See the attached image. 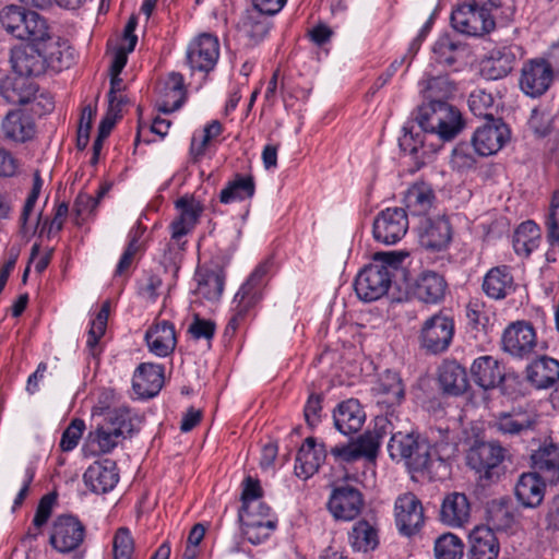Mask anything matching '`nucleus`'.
Here are the masks:
<instances>
[{"label": "nucleus", "mask_w": 559, "mask_h": 559, "mask_svg": "<svg viewBox=\"0 0 559 559\" xmlns=\"http://www.w3.org/2000/svg\"><path fill=\"white\" fill-rule=\"evenodd\" d=\"M403 259L404 254L402 253H376L373 262L365 266L356 276L354 288L358 298L370 302L384 296Z\"/></svg>", "instance_id": "nucleus-1"}, {"label": "nucleus", "mask_w": 559, "mask_h": 559, "mask_svg": "<svg viewBox=\"0 0 559 559\" xmlns=\"http://www.w3.org/2000/svg\"><path fill=\"white\" fill-rule=\"evenodd\" d=\"M416 121L420 129L441 141L454 139L463 129L460 110L445 100L431 99L418 107Z\"/></svg>", "instance_id": "nucleus-2"}, {"label": "nucleus", "mask_w": 559, "mask_h": 559, "mask_svg": "<svg viewBox=\"0 0 559 559\" xmlns=\"http://www.w3.org/2000/svg\"><path fill=\"white\" fill-rule=\"evenodd\" d=\"M63 39L49 41L47 46L15 48L11 51L13 71L29 79L45 73L47 68L60 69L62 67Z\"/></svg>", "instance_id": "nucleus-3"}, {"label": "nucleus", "mask_w": 559, "mask_h": 559, "mask_svg": "<svg viewBox=\"0 0 559 559\" xmlns=\"http://www.w3.org/2000/svg\"><path fill=\"white\" fill-rule=\"evenodd\" d=\"M388 450L392 459L403 460L413 472L425 473L435 480L431 444L418 435L397 432L391 437Z\"/></svg>", "instance_id": "nucleus-4"}, {"label": "nucleus", "mask_w": 559, "mask_h": 559, "mask_svg": "<svg viewBox=\"0 0 559 559\" xmlns=\"http://www.w3.org/2000/svg\"><path fill=\"white\" fill-rule=\"evenodd\" d=\"M507 450L496 441L475 442L466 454L467 465L480 477L493 479L499 477L498 468L504 460Z\"/></svg>", "instance_id": "nucleus-5"}, {"label": "nucleus", "mask_w": 559, "mask_h": 559, "mask_svg": "<svg viewBox=\"0 0 559 559\" xmlns=\"http://www.w3.org/2000/svg\"><path fill=\"white\" fill-rule=\"evenodd\" d=\"M85 526L74 515L61 514L51 525L49 544L60 554L76 550L84 542Z\"/></svg>", "instance_id": "nucleus-6"}, {"label": "nucleus", "mask_w": 559, "mask_h": 559, "mask_svg": "<svg viewBox=\"0 0 559 559\" xmlns=\"http://www.w3.org/2000/svg\"><path fill=\"white\" fill-rule=\"evenodd\" d=\"M451 24L454 29L468 36H481L495 28L489 8H479L471 2L459 5L452 12Z\"/></svg>", "instance_id": "nucleus-7"}, {"label": "nucleus", "mask_w": 559, "mask_h": 559, "mask_svg": "<svg viewBox=\"0 0 559 559\" xmlns=\"http://www.w3.org/2000/svg\"><path fill=\"white\" fill-rule=\"evenodd\" d=\"M454 335V322L443 314L427 319L420 330V345L428 353L440 354L448 349Z\"/></svg>", "instance_id": "nucleus-8"}, {"label": "nucleus", "mask_w": 559, "mask_h": 559, "mask_svg": "<svg viewBox=\"0 0 559 559\" xmlns=\"http://www.w3.org/2000/svg\"><path fill=\"white\" fill-rule=\"evenodd\" d=\"M510 129L501 118L486 120L478 127L472 138V144L479 156L498 153L510 140Z\"/></svg>", "instance_id": "nucleus-9"}, {"label": "nucleus", "mask_w": 559, "mask_h": 559, "mask_svg": "<svg viewBox=\"0 0 559 559\" xmlns=\"http://www.w3.org/2000/svg\"><path fill=\"white\" fill-rule=\"evenodd\" d=\"M408 229L406 211L401 207H390L381 211L373 222V236L384 245L399 242Z\"/></svg>", "instance_id": "nucleus-10"}, {"label": "nucleus", "mask_w": 559, "mask_h": 559, "mask_svg": "<svg viewBox=\"0 0 559 559\" xmlns=\"http://www.w3.org/2000/svg\"><path fill=\"white\" fill-rule=\"evenodd\" d=\"M431 445L435 480H443L451 474V460L456 455L457 443L448 428L431 429Z\"/></svg>", "instance_id": "nucleus-11"}, {"label": "nucleus", "mask_w": 559, "mask_h": 559, "mask_svg": "<svg viewBox=\"0 0 559 559\" xmlns=\"http://www.w3.org/2000/svg\"><path fill=\"white\" fill-rule=\"evenodd\" d=\"M381 437L378 431H366L347 444L331 448L330 453L336 462L353 463L360 459L373 461L378 454Z\"/></svg>", "instance_id": "nucleus-12"}, {"label": "nucleus", "mask_w": 559, "mask_h": 559, "mask_svg": "<svg viewBox=\"0 0 559 559\" xmlns=\"http://www.w3.org/2000/svg\"><path fill=\"white\" fill-rule=\"evenodd\" d=\"M362 493L354 486L335 487L328 501V509L335 520L352 521L359 515L364 507Z\"/></svg>", "instance_id": "nucleus-13"}, {"label": "nucleus", "mask_w": 559, "mask_h": 559, "mask_svg": "<svg viewBox=\"0 0 559 559\" xmlns=\"http://www.w3.org/2000/svg\"><path fill=\"white\" fill-rule=\"evenodd\" d=\"M394 511L399 531L405 536L416 534L424 525V508L421 501L413 492L399 496Z\"/></svg>", "instance_id": "nucleus-14"}, {"label": "nucleus", "mask_w": 559, "mask_h": 559, "mask_svg": "<svg viewBox=\"0 0 559 559\" xmlns=\"http://www.w3.org/2000/svg\"><path fill=\"white\" fill-rule=\"evenodd\" d=\"M536 346V333L533 325L516 321L508 325L502 334V348L510 355L523 358L533 353Z\"/></svg>", "instance_id": "nucleus-15"}, {"label": "nucleus", "mask_w": 559, "mask_h": 559, "mask_svg": "<svg viewBox=\"0 0 559 559\" xmlns=\"http://www.w3.org/2000/svg\"><path fill=\"white\" fill-rule=\"evenodd\" d=\"M554 79L551 64L544 59L530 60L521 70L520 86L532 97L543 95Z\"/></svg>", "instance_id": "nucleus-16"}, {"label": "nucleus", "mask_w": 559, "mask_h": 559, "mask_svg": "<svg viewBox=\"0 0 559 559\" xmlns=\"http://www.w3.org/2000/svg\"><path fill=\"white\" fill-rule=\"evenodd\" d=\"M218 56V40L211 34H201L189 44L187 49V62L193 71H211L216 64Z\"/></svg>", "instance_id": "nucleus-17"}, {"label": "nucleus", "mask_w": 559, "mask_h": 559, "mask_svg": "<svg viewBox=\"0 0 559 559\" xmlns=\"http://www.w3.org/2000/svg\"><path fill=\"white\" fill-rule=\"evenodd\" d=\"M452 226L445 216L424 218L418 226L419 243L430 251L447 249L452 240Z\"/></svg>", "instance_id": "nucleus-18"}, {"label": "nucleus", "mask_w": 559, "mask_h": 559, "mask_svg": "<svg viewBox=\"0 0 559 559\" xmlns=\"http://www.w3.org/2000/svg\"><path fill=\"white\" fill-rule=\"evenodd\" d=\"M522 57L523 49L518 45L496 47L483 61L481 70L489 80H499L507 76Z\"/></svg>", "instance_id": "nucleus-19"}, {"label": "nucleus", "mask_w": 559, "mask_h": 559, "mask_svg": "<svg viewBox=\"0 0 559 559\" xmlns=\"http://www.w3.org/2000/svg\"><path fill=\"white\" fill-rule=\"evenodd\" d=\"M499 540L489 526L478 525L468 534L466 559H498Z\"/></svg>", "instance_id": "nucleus-20"}, {"label": "nucleus", "mask_w": 559, "mask_h": 559, "mask_svg": "<svg viewBox=\"0 0 559 559\" xmlns=\"http://www.w3.org/2000/svg\"><path fill=\"white\" fill-rule=\"evenodd\" d=\"M83 478L92 491L106 493L112 490L119 480L116 462L108 459L95 462L85 471Z\"/></svg>", "instance_id": "nucleus-21"}, {"label": "nucleus", "mask_w": 559, "mask_h": 559, "mask_svg": "<svg viewBox=\"0 0 559 559\" xmlns=\"http://www.w3.org/2000/svg\"><path fill=\"white\" fill-rule=\"evenodd\" d=\"M164 384V368L160 365L143 362L135 369L132 380L134 392L142 399L155 396Z\"/></svg>", "instance_id": "nucleus-22"}, {"label": "nucleus", "mask_w": 559, "mask_h": 559, "mask_svg": "<svg viewBox=\"0 0 559 559\" xmlns=\"http://www.w3.org/2000/svg\"><path fill=\"white\" fill-rule=\"evenodd\" d=\"M372 393L379 406L390 409L402 403L405 396V389L399 373L386 370L380 376L378 382L372 388Z\"/></svg>", "instance_id": "nucleus-23"}, {"label": "nucleus", "mask_w": 559, "mask_h": 559, "mask_svg": "<svg viewBox=\"0 0 559 559\" xmlns=\"http://www.w3.org/2000/svg\"><path fill=\"white\" fill-rule=\"evenodd\" d=\"M37 92L36 84L28 78L13 71L0 82V94L7 103L25 105L29 103Z\"/></svg>", "instance_id": "nucleus-24"}, {"label": "nucleus", "mask_w": 559, "mask_h": 559, "mask_svg": "<svg viewBox=\"0 0 559 559\" xmlns=\"http://www.w3.org/2000/svg\"><path fill=\"white\" fill-rule=\"evenodd\" d=\"M471 502L463 492H450L442 501L440 521L451 527L464 526L471 518Z\"/></svg>", "instance_id": "nucleus-25"}, {"label": "nucleus", "mask_w": 559, "mask_h": 559, "mask_svg": "<svg viewBox=\"0 0 559 559\" xmlns=\"http://www.w3.org/2000/svg\"><path fill=\"white\" fill-rule=\"evenodd\" d=\"M175 204L180 211V215L170 225L171 239L179 240L182 236L193 229L199 222L204 207L200 201L188 195L181 197Z\"/></svg>", "instance_id": "nucleus-26"}, {"label": "nucleus", "mask_w": 559, "mask_h": 559, "mask_svg": "<svg viewBox=\"0 0 559 559\" xmlns=\"http://www.w3.org/2000/svg\"><path fill=\"white\" fill-rule=\"evenodd\" d=\"M537 424V414L513 411L500 413L492 423V428L504 436H522L527 431L535 430Z\"/></svg>", "instance_id": "nucleus-27"}, {"label": "nucleus", "mask_w": 559, "mask_h": 559, "mask_svg": "<svg viewBox=\"0 0 559 559\" xmlns=\"http://www.w3.org/2000/svg\"><path fill=\"white\" fill-rule=\"evenodd\" d=\"M546 480L534 472L523 473L514 487V495L519 503L524 508H537L542 504Z\"/></svg>", "instance_id": "nucleus-28"}, {"label": "nucleus", "mask_w": 559, "mask_h": 559, "mask_svg": "<svg viewBox=\"0 0 559 559\" xmlns=\"http://www.w3.org/2000/svg\"><path fill=\"white\" fill-rule=\"evenodd\" d=\"M145 341L151 353L159 357L170 355L177 345L175 326L167 320L157 322L148 328Z\"/></svg>", "instance_id": "nucleus-29"}, {"label": "nucleus", "mask_w": 559, "mask_h": 559, "mask_svg": "<svg viewBox=\"0 0 559 559\" xmlns=\"http://www.w3.org/2000/svg\"><path fill=\"white\" fill-rule=\"evenodd\" d=\"M534 473L549 484L559 481V447L549 443L539 447L531 455Z\"/></svg>", "instance_id": "nucleus-30"}, {"label": "nucleus", "mask_w": 559, "mask_h": 559, "mask_svg": "<svg viewBox=\"0 0 559 559\" xmlns=\"http://www.w3.org/2000/svg\"><path fill=\"white\" fill-rule=\"evenodd\" d=\"M438 380L442 391L459 396L469 389V380L465 367L455 360H444L439 367Z\"/></svg>", "instance_id": "nucleus-31"}, {"label": "nucleus", "mask_w": 559, "mask_h": 559, "mask_svg": "<svg viewBox=\"0 0 559 559\" xmlns=\"http://www.w3.org/2000/svg\"><path fill=\"white\" fill-rule=\"evenodd\" d=\"M447 288L448 284L442 275L425 271L415 281L413 294L425 304H438L444 298Z\"/></svg>", "instance_id": "nucleus-32"}, {"label": "nucleus", "mask_w": 559, "mask_h": 559, "mask_svg": "<svg viewBox=\"0 0 559 559\" xmlns=\"http://www.w3.org/2000/svg\"><path fill=\"white\" fill-rule=\"evenodd\" d=\"M366 414L358 400L349 399L340 403L333 413L334 426L343 435L357 432Z\"/></svg>", "instance_id": "nucleus-33"}, {"label": "nucleus", "mask_w": 559, "mask_h": 559, "mask_svg": "<svg viewBox=\"0 0 559 559\" xmlns=\"http://www.w3.org/2000/svg\"><path fill=\"white\" fill-rule=\"evenodd\" d=\"M4 138L17 143H25L35 134L33 118L21 109L9 111L2 121Z\"/></svg>", "instance_id": "nucleus-34"}, {"label": "nucleus", "mask_w": 559, "mask_h": 559, "mask_svg": "<svg viewBox=\"0 0 559 559\" xmlns=\"http://www.w3.org/2000/svg\"><path fill=\"white\" fill-rule=\"evenodd\" d=\"M481 286L484 293L496 300L506 298L515 289L513 275L507 265L490 269L486 273Z\"/></svg>", "instance_id": "nucleus-35"}, {"label": "nucleus", "mask_w": 559, "mask_h": 559, "mask_svg": "<svg viewBox=\"0 0 559 559\" xmlns=\"http://www.w3.org/2000/svg\"><path fill=\"white\" fill-rule=\"evenodd\" d=\"M474 381L484 390L493 389L504 379V369L500 362L491 356L477 358L471 368Z\"/></svg>", "instance_id": "nucleus-36"}, {"label": "nucleus", "mask_w": 559, "mask_h": 559, "mask_svg": "<svg viewBox=\"0 0 559 559\" xmlns=\"http://www.w3.org/2000/svg\"><path fill=\"white\" fill-rule=\"evenodd\" d=\"M22 27L23 32H21L20 39L27 40L29 45L35 47H44L47 46L49 41L62 39L60 36L51 34L46 19L35 11H27Z\"/></svg>", "instance_id": "nucleus-37"}, {"label": "nucleus", "mask_w": 559, "mask_h": 559, "mask_svg": "<svg viewBox=\"0 0 559 559\" xmlns=\"http://www.w3.org/2000/svg\"><path fill=\"white\" fill-rule=\"evenodd\" d=\"M526 378L537 389H547L559 380V361L543 356L528 365Z\"/></svg>", "instance_id": "nucleus-38"}, {"label": "nucleus", "mask_w": 559, "mask_h": 559, "mask_svg": "<svg viewBox=\"0 0 559 559\" xmlns=\"http://www.w3.org/2000/svg\"><path fill=\"white\" fill-rule=\"evenodd\" d=\"M487 525L492 532L508 531L515 523V509L509 498L493 499L486 507Z\"/></svg>", "instance_id": "nucleus-39"}, {"label": "nucleus", "mask_w": 559, "mask_h": 559, "mask_svg": "<svg viewBox=\"0 0 559 559\" xmlns=\"http://www.w3.org/2000/svg\"><path fill=\"white\" fill-rule=\"evenodd\" d=\"M325 457L326 450L324 445L317 444L313 437H308L298 450L296 456V462L299 464L301 469V473L297 472V475H304L305 478L313 475L318 472Z\"/></svg>", "instance_id": "nucleus-40"}, {"label": "nucleus", "mask_w": 559, "mask_h": 559, "mask_svg": "<svg viewBox=\"0 0 559 559\" xmlns=\"http://www.w3.org/2000/svg\"><path fill=\"white\" fill-rule=\"evenodd\" d=\"M186 94L183 76L178 72H171L164 84L159 110L164 114L178 110L186 100Z\"/></svg>", "instance_id": "nucleus-41"}, {"label": "nucleus", "mask_w": 559, "mask_h": 559, "mask_svg": "<svg viewBox=\"0 0 559 559\" xmlns=\"http://www.w3.org/2000/svg\"><path fill=\"white\" fill-rule=\"evenodd\" d=\"M436 200L435 191L426 182H415L406 192L404 201L412 215H425Z\"/></svg>", "instance_id": "nucleus-42"}, {"label": "nucleus", "mask_w": 559, "mask_h": 559, "mask_svg": "<svg viewBox=\"0 0 559 559\" xmlns=\"http://www.w3.org/2000/svg\"><path fill=\"white\" fill-rule=\"evenodd\" d=\"M255 183L251 175L237 174L219 193V201L228 204L234 201H242L254 195Z\"/></svg>", "instance_id": "nucleus-43"}, {"label": "nucleus", "mask_w": 559, "mask_h": 559, "mask_svg": "<svg viewBox=\"0 0 559 559\" xmlns=\"http://www.w3.org/2000/svg\"><path fill=\"white\" fill-rule=\"evenodd\" d=\"M197 290L209 300H216L224 289L225 276L222 270H200L195 274Z\"/></svg>", "instance_id": "nucleus-44"}, {"label": "nucleus", "mask_w": 559, "mask_h": 559, "mask_svg": "<svg viewBox=\"0 0 559 559\" xmlns=\"http://www.w3.org/2000/svg\"><path fill=\"white\" fill-rule=\"evenodd\" d=\"M267 272L266 264H260L235 296V301L255 305L262 296L263 278Z\"/></svg>", "instance_id": "nucleus-45"}, {"label": "nucleus", "mask_w": 559, "mask_h": 559, "mask_svg": "<svg viewBox=\"0 0 559 559\" xmlns=\"http://www.w3.org/2000/svg\"><path fill=\"white\" fill-rule=\"evenodd\" d=\"M276 519H267L265 522H255L253 512H248L246 520L242 522V532L249 543L259 545L269 538L271 532L276 528Z\"/></svg>", "instance_id": "nucleus-46"}, {"label": "nucleus", "mask_w": 559, "mask_h": 559, "mask_svg": "<svg viewBox=\"0 0 559 559\" xmlns=\"http://www.w3.org/2000/svg\"><path fill=\"white\" fill-rule=\"evenodd\" d=\"M349 543L358 551L374 549L378 545L377 530L369 522L361 520L353 526Z\"/></svg>", "instance_id": "nucleus-47"}, {"label": "nucleus", "mask_w": 559, "mask_h": 559, "mask_svg": "<svg viewBox=\"0 0 559 559\" xmlns=\"http://www.w3.org/2000/svg\"><path fill=\"white\" fill-rule=\"evenodd\" d=\"M465 47L452 40L449 35H442L432 47L436 62L444 66H453L457 62Z\"/></svg>", "instance_id": "nucleus-48"}, {"label": "nucleus", "mask_w": 559, "mask_h": 559, "mask_svg": "<svg viewBox=\"0 0 559 559\" xmlns=\"http://www.w3.org/2000/svg\"><path fill=\"white\" fill-rule=\"evenodd\" d=\"M266 16L258 10H248L240 21L243 32L255 41L261 40L266 36L272 26Z\"/></svg>", "instance_id": "nucleus-49"}, {"label": "nucleus", "mask_w": 559, "mask_h": 559, "mask_svg": "<svg viewBox=\"0 0 559 559\" xmlns=\"http://www.w3.org/2000/svg\"><path fill=\"white\" fill-rule=\"evenodd\" d=\"M463 555L464 544L456 535L452 533H445L436 539V559H462Z\"/></svg>", "instance_id": "nucleus-50"}, {"label": "nucleus", "mask_w": 559, "mask_h": 559, "mask_svg": "<svg viewBox=\"0 0 559 559\" xmlns=\"http://www.w3.org/2000/svg\"><path fill=\"white\" fill-rule=\"evenodd\" d=\"M468 107L477 117H483L486 120L496 119L495 112L497 111V107L491 93L484 90L474 91L468 97Z\"/></svg>", "instance_id": "nucleus-51"}, {"label": "nucleus", "mask_w": 559, "mask_h": 559, "mask_svg": "<svg viewBox=\"0 0 559 559\" xmlns=\"http://www.w3.org/2000/svg\"><path fill=\"white\" fill-rule=\"evenodd\" d=\"M27 11L25 8L15 4L7 5L0 11L1 25L17 39H20L21 32H23L22 26Z\"/></svg>", "instance_id": "nucleus-52"}, {"label": "nucleus", "mask_w": 559, "mask_h": 559, "mask_svg": "<svg viewBox=\"0 0 559 559\" xmlns=\"http://www.w3.org/2000/svg\"><path fill=\"white\" fill-rule=\"evenodd\" d=\"M119 438L121 437L106 425L97 427L94 431H91L88 435L90 443L92 445H97V450L94 451L97 453L110 452L118 444Z\"/></svg>", "instance_id": "nucleus-53"}, {"label": "nucleus", "mask_w": 559, "mask_h": 559, "mask_svg": "<svg viewBox=\"0 0 559 559\" xmlns=\"http://www.w3.org/2000/svg\"><path fill=\"white\" fill-rule=\"evenodd\" d=\"M109 311L110 304L109 301H105L96 318L92 321V325L88 331L87 347L93 356H96V346L100 337L105 334Z\"/></svg>", "instance_id": "nucleus-54"}, {"label": "nucleus", "mask_w": 559, "mask_h": 559, "mask_svg": "<svg viewBox=\"0 0 559 559\" xmlns=\"http://www.w3.org/2000/svg\"><path fill=\"white\" fill-rule=\"evenodd\" d=\"M114 559H132L134 552V540L129 528L117 530L112 542Z\"/></svg>", "instance_id": "nucleus-55"}, {"label": "nucleus", "mask_w": 559, "mask_h": 559, "mask_svg": "<svg viewBox=\"0 0 559 559\" xmlns=\"http://www.w3.org/2000/svg\"><path fill=\"white\" fill-rule=\"evenodd\" d=\"M105 425L123 438L133 431L130 411L127 408H117L109 412Z\"/></svg>", "instance_id": "nucleus-56"}, {"label": "nucleus", "mask_w": 559, "mask_h": 559, "mask_svg": "<svg viewBox=\"0 0 559 559\" xmlns=\"http://www.w3.org/2000/svg\"><path fill=\"white\" fill-rule=\"evenodd\" d=\"M455 91V84L448 76H435L428 81L427 97L431 99L444 100Z\"/></svg>", "instance_id": "nucleus-57"}, {"label": "nucleus", "mask_w": 559, "mask_h": 559, "mask_svg": "<svg viewBox=\"0 0 559 559\" xmlns=\"http://www.w3.org/2000/svg\"><path fill=\"white\" fill-rule=\"evenodd\" d=\"M85 425L82 419H73L61 436L60 448L62 451L73 450L82 437Z\"/></svg>", "instance_id": "nucleus-58"}, {"label": "nucleus", "mask_w": 559, "mask_h": 559, "mask_svg": "<svg viewBox=\"0 0 559 559\" xmlns=\"http://www.w3.org/2000/svg\"><path fill=\"white\" fill-rule=\"evenodd\" d=\"M466 316L468 324L477 331L485 330L489 324V317L485 311V305L479 300L469 301L466 308Z\"/></svg>", "instance_id": "nucleus-59"}, {"label": "nucleus", "mask_w": 559, "mask_h": 559, "mask_svg": "<svg viewBox=\"0 0 559 559\" xmlns=\"http://www.w3.org/2000/svg\"><path fill=\"white\" fill-rule=\"evenodd\" d=\"M527 126L537 138H544L550 132L548 116L538 107L532 109Z\"/></svg>", "instance_id": "nucleus-60"}, {"label": "nucleus", "mask_w": 559, "mask_h": 559, "mask_svg": "<svg viewBox=\"0 0 559 559\" xmlns=\"http://www.w3.org/2000/svg\"><path fill=\"white\" fill-rule=\"evenodd\" d=\"M55 502L56 496L53 493H47L39 500L33 519V526L35 528L40 530L48 522Z\"/></svg>", "instance_id": "nucleus-61"}, {"label": "nucleus", "mask_w": 559, "mask_h": 559, "mask_svg": "<svg viewBox=\"0 0 559 559\" xmlns=\"http://www.w3.org/2000/svg\"><path fill=\"white\" fill-rule=\"evenodd\" d=\"M262 496V488L260 486L259 480L253 479L252 477H247L243 481V490L241 493L242 507L241 511L246 514L248 512H253L251 510L250 502L258 500Z\"/></svg>", "instance_id": "nucleus-62"}, {"label": "nucleus", "mask_w": 559, "mask_h": 559, "mask_svg": "<svg viewBox=\"0 0 559 559\" xmlns=\"http://www.w3.org/2000/svg\"><path fill=\"white\" fill-rule=\"evenodd\" d=\"M215 329L216 325L213 321L202 319L199 314H195L192 323L189 325L188 332L195 340L205 338L210 341L214 336Z\"/></svg>", "instance_id": "nucleus-63"}, {"label": "nucleus", "mask_w": 559, "mask_h": 559, "mask_svg": "<svg viewBox=\"0 0 559 559\" xmlns=\"http://www.w3.org/2000/svg\"><path fill=\"white\" fill-rule=\"evenodd\" d=\"M451 163L454 168L464 170L474 167L476 159L469 152L468 145L461 143L453 150Z\"/></svg>", "instance_id": "nucleus-64"}]
</instances>
